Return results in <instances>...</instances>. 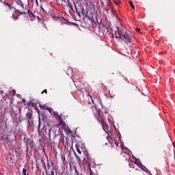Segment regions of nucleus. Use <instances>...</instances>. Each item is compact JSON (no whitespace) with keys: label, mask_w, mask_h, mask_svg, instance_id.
<instances>
[{"label":"nucleus","mask_w":175,"mask_h":175,"mask_svg":"<svg viewBox=\"0 0 175 175\" xmlns=\"http://www.w3.org/2000/svg\"><path fill=\"white\" fill-rule=\"evenodd\" d=\"M95 110H96L95 116H96L98 121H100V122H101L103 129L105 131V132H107V129L109 128V124H107L106 122H105V119H103V117H102V115L100 114V113H99V111L98 110H96V109H95Z\"/></svg>","instance_id":"f257e3e1"},{"label":"nucleus","mask_w":175,"mask_h":175,"mask_svg":"<svg viewBox=\"0 0 175 175\" xmlns=\"http://www.w3.org/2000/svg\"><path fill=\"white\" fill-rule=\"evenodd\" d=\"M82 162L84 166L86 165L90 172H91V163L92 162V159H91V156H90L88 152L85 154V157L83 158Z\"/></svg>","instance_id":"f03ea898"},{"label":"nucleus","mask_w":175,"mask_h":175,"mask_svg":"<svg viewBox=\"0 0 175 175\" xmlns=\"http://www.w3.org/2000/svg\"><path fill=\"white\" fill-rule=\"evenodd\" d=\"M23 14L29 18L30 21H35L36 19V16H35V14H33V13H32L28 8H23Z\"/></svg>","instance_id":"7ed1b4c3"},{"label":"nucleus","mask_w":175,"mask_h":175,"mask_svg":"<svg viewBox=\"0 0 175 175\" xmlns=\"http://www.w3.org/2000/svg\"><path fill=\"white\" fill-rule=\"evenodd\" d=\"M126 35H131V34L128 33L126 29L122 28L118 30V35L116 34V39H120L121 38L126 36Z\"/></svg>","instance_id":"20e7f679"},{"label":"nucleus","mask_w":175,"mask_h":175,"mask_svg":"<svg viewBox=\"0 0 175 175\" xmlns=\"http://www.w3.org/2000/svg\"><path fill=\"white\" fill-rule=\"evenodd\" d=\"M131 40H132V36L131 35H126L118 39V42H120V43H122L123 42H124L126 44H128V43H131Z\"/></svg>","instance_id":"39448f33"},{"label":"nucleus","mask_w":175,"mask_h":175,"mask_svg":"<svg viewBox=\"0 0 175 175\" xmlns=\"http://www.w3.org/2000/svg\"><path fill=\"white\" fill-rule=\"evenodd\" d=\"M57 3L59 5H62L63 6L70 8L72 10H73V8H72V3L69 0H57Z\"/></svg>","instance_id":"423d86ee"},{"label":"nucleus","mask_w":175,"mask_h":175,"mask_svg":"<svg viewBox=\"0 0 175 175\" xmlns=\"http://www.w3.org/2000/svg\"><path fill=\"white\" fill-rule=\"evenodd\" d=\"M42 166L45 170V173L46 175H49V173L47 172V167H46V163H43ZM49 175H57V169L55 167L53 166L51 169V173Z\"/></svg>","instance_id":"0eeeda50"},{"label":"nucleus","mask_w":175,"mask_h":175,"mask_svg":"<svg viewBox=\"0 0 175 175\" xmlns=\"http://www.w3.org/2000/svg\"><path fill=\"white\" fill-rule=\"evenodd\" d=\"M23 142L25 143L27 147H33L32 144V140L27 137V135L24 136Z\"/></svg>","instance_id":"6e6552de"},{"label":"nucleus","mask_w":175,"mask_h":175,"mask_svg":"<svg viewBox=\"0 0 175 175\" xmlns=\"http://www.w3.org/2000/svg\"><path fill=\"white\" fill-rule=\"evenodd\" d=\"M58 121H59V124L62 126V128H66V123L64 122V119H62V117L58 116Z\"/></svg>","instance_id":"1a4fd4ad"},{"label":"nucleus","mask_w":175,"mask_h":175,"mask_svg":"<svg viewBox=\"0 0 175 175\" xmlns=\"http://www.w3.org/2000/svg\"><path fill=\"white\" fill-rule=\"evenodd\" d=\"M26 117L28 120V121H27L28 126H29V125H31V120L32 118V114L31 113L28 112L26 114Z\"/></svg>","instance_id":"9d476101"},{"label":"nucleus","mask_w":175,"mask_h":175,"mask_svg":"<svg viewBox=\"0 0 175 175\" xmlns=\"http://www.w3.org/2000/svg\"><path fill=\"white\" fill-rule=\"evenodd\" d=\"M14 14H16V16H21V14H23V12L18 10H16L14 12Z\"/></svg>","instance_id":"9b49d317"},{"label":"nucleus","mask_w":175,"mask_h":175,"mask_svg":"<svg viewBox=\"0 0 175 175\" xmlns=\"http://www.w3.org/2000/svg\"><path fill=\"white\" fill-rule=\"evenodd\" d=\"M90 10H95V5L92 3H89Z\"/></svg>","instance_id":"f8f14e48"},{"label":"nucleus","mask_w":175,"mask_h":175,"mask_svg":"<svg viewBox=\"0 0 175 175\" xmlns=\"http://www.w3.org/2000/svg\"><path fill=\"white\" fill-rule=\"evenodd\" d=\"M23 175H29V172H28V170L23 168Z\"/></svg>","instance_id":"ddd939ff"},{"label":"nucleus","mask_w":175,"mask_h":175,"mask_svg":"<svg viewBox=\"0 0 175 175\" xmlns=\"http://www.w3.org/2000/svg\"><path fill=\"white\" fill-rule=\"evenodd\" d=\"M16 2L21 8H23V1L21 0H16Z\"/></svg>","instance_id":"4468645a"},{"label":"nucleus","mask_w":175,"mask_h":175,"mask_svg":"<svg viewBox=\"0 0 175 175\" xmlns=\"http://www.w3.org/2000/svg\"><path fill=\"white\" fill-rule=\"evenodd\" d=\"M40 109H44V110H48L49 107H48L46 105L42 106V105H40Z\"/></svg>","instance_id":"2eb2a0df"},{"label":"nucleus","mask_w":175,"mask_h":175,"mask_svg":"<svg viewBox=\"0 0 175 175\" xmlns=\"http://www.w3.org/2000/svg\"><path fill=\"white\" fill-rule=\"evenodd\" d=\"M129 3L130 6H131L132 9H133V10H135V5H133V1H129Z\"/></svg>","instance_id":"dca6fc26"},{"label":"nucleus","mask_w":175,"mask_h":175,"mask_svg":"<svg viewBox=\"0 0 175 175\" xmlns=\"http://www.w3.org/2000/svg\"><path fill=\"white\" fill-rule=\"evenodd\" d=\"M75 158L78 161V162H81V159L77 154H75Z\"/></svg>","instance_id":"f3484780"},{"label":"nucleus","mask_w":175,"mask_h":175,"mask_svg":"<svg viewBox=\"0 0 175 175\" xmlns=\"http://www.w3.org/2000/svg\"><path fill=\"white\" fill-rule=\"evenodd\" d=\"M135 165H137V166H142V163L139 161H134Z\"/></svg>","instance_id":"a211bd4d"},{"label":"nucleus","mask_w":175,"mask_h":175,"mask_svg":"<svg viewBox=\"0 0 175 175\" xmlns=\"http://www.w3.org/2000/svg\"><path fill=\"white\" fill-rule=\"evenodd\" d=\"M52 129H53L51 127H49V137H51V130Z\"/></svg>","instance_id":"6ab92c4d"},{"label":"nucleus","mask_w":175,"mask_h":175,"mask_svg":"<svg viewBox=\"0 0 175 175\" xmlns=\"http://www.w3.org/2000/svg\"><path fill=\"white\" fill-rule=\"evenodd\" d=\"M75 9L76 10V14L80 17V12L77 10L76 5L75 6Z\"/></svg>","instance_id":"aec40b11"},{"label":"nucleus","mask_w":175,"mask_h":175,"mask_svg":"<svg viewBox=\"0 0 175 175\" xmlns=\"http://www.w3.org/2000/svg\"><path fill=\"white\" fill-rule=\"evenodd\" d=\"M75 9L76 10V14L80 17V12L77 10L76 5L75 6Z\"/></svg>","instance_id":"412c9836"},{"label":"nucleus","mask_w":175,"mask_h":175,"mask_svg":"<svg viewBox=\"0 0 175 175\" xmlns=\"http://www.w3.org/2000/svg\"><path fill=\"white\" fill-rule=\"evenodd\" d=\"M31 1H32V2H33V1H36V5H39V1H40V2H42V0H31Z\"/></svg>","instance_id":"4be33fe9"},{"label":"nucleus","mask_w":175,"mask_h":175,"mask_svg":"<svg viewBox=\"0 0 175 175\" xmlns=\"http://www.w3.org/2000/svg\"><path fill=\"white\" fill-rule=\"evenodd\" d=\"M74 169L75 170V175H79V172L77 171V169L76 168V167H74Z\"/></svg>","instance_id":"5701e85b"},{"label":"nucleus","mask_w":175,"mask_h":175,"mask_svg":"<svg viewBox=\"0 0 175 175\" xmlns=\"http://www.w3.org/2000/svg\"><path fill=\"white\" fill-rule=\"evenodd\" d=\"M61 158H62V161L63 162H65V161H66V159H65V156L62 155V156H61Z\"/></svg>","instance_id":"b1692460"},{"label":"nucleus","mask_w":175,"mask_h":175,"mask_svg":"<svg viewBox=\"0 0 175 175\" xmlns=\"http://www.w3.org/2000/svg\"><path fill=\"white\" fill-rule=\"evenodd\" d=\"M54 116H57V120H58V116H61V115L58 114V112H54Z\"/></svg>","instance_id":"393cba45"},{"label":"nucleus","mask_w":175,"mask_h":175,"mask_svg":"<svg viewBox=\"0 0 175 175\" xmlns=\"http://www.w3.org/2000/svg\"><path fill=\"white\" fill-rule=\"evenodd\" d=\"M120 2H121L120 0H118V1H114L115 5H120Z\"/></svg>","instance_id":"a878e982"},{"label":"nucleus","mask_w":175,"mask_h":175,"mask_svg":"<svg viewBox=\"0 0 175 175\" xmlns=\"http://www.w3.org/2000/svg\"><path fill=\"white\" fill-rule=\"evenodd\" d=\"M77 151L78 154H81V150H80V149H79L78 148H77Z\"/></svg>","instance_id":"bb28decb"},{"label":"nucleus","mask_w":175,"mask_h":175,"mask_svg":"<svg viewBox=\"0 0 175 175\" xmlns=\"http://www.w3.org/2000/svg\"><path fill=\"white\" fill-rule=\"evenodd\" d=\"M12 92L13 95H16V90H12Z\"/></svg>","instance_id":"cd10ccee"},{"label":"nucleus","mask_w":175,"mask_h":175,"mask_svg":"<svg viewBox=\"0 0 175 175\" xmlns=\"http://www.w3.org/2000/svg\"><path fill=\"white\" fill-rule=\"evenodd\" d=\"M83 2V0H77V3H81Z\"/></svg>","instance_id":"c85d7f7f"},{"label":"nucleus","mask_w":175,"mask_h":175,"mask_svg":"<svg viewBox=\"0 0 175 175\" xmlns=\"http://www.w3.org/2000/svg\"><path fill=\"white\" fill-rule=\"evenodd\" d=\"M46 110H48V111H49V113H51V111H52V109L50 107Z\"/></svg>","instance_id":"c756f323"},{"label":"nucleus","mask_w":175,"mask_h":175,"mask_svg":"<svg viewBox=\"0 0 175 175\" xmlns=\"http://www.w3.org/2000/svg\"><path fill=\"white\" fill-rule=\"evenodd\" d=\"M89 20H90V21H92V23H94V18H93V17L89 18Z\"/></svg>","instance_id":"7c9ffc66"},{"label":"nucleus","mask_w":175,"mask_h":175,"mask_svg":"<svg viewBox=\"0 0 175 175\" xmlns=\"http://www.w3.org/2000/svg\"><path fill=\"white\" fill-rule=\"evenodd\" d=\"M47 166H48V170H50V167H51V166L50 165V163H48Z\"/></svg>","instance_id":"2f4dec72"},{"label":"nucleus","mask_w":175,"mask_h":175,"mask_svg":"<svg viewBox=\"0 0 175 175\" xmlns=\"http://www.w3.org/2000/svg\"><path fill=\"white\" fill-rule=\"evenodd\" d=\"M44 92H45V94H47V90H44V91L42 92V94H43Z\"/></svg>","instance_id":"473e14b6"},{"label":"nucleus","mask_w":175,"mask_h":175,"mask_svg":"<svg viewBox=\"0 0 175 175\" xmlns=\"http://www.w3.org/2000/svg\"><path fill=\"white\" fill-rule=\"evenodd\" d=\"M38 21H40V18L39 16H36Z\"/></svg>","instance_id":"72a5a7b5"},{"label":"nucleus","mask_w":175,"mask_h":175,"mask_svg":"<svg viewBox=\"0 0 175 175\" xmlns=\"http://www.w3.org/2000/svg\"><path fill=\"white\" fill-rule=\"evenodd\" d=\"M136 31H137V32H140V29H139V28H137V29H136Z\"/></svg>","instance_id":"f704fd0d"},{"label":"nucleus","mask_w":175,"mask_h":175,"mask_svg":"<svg viewBox=\"0 0 175 175\" xmlns=\"http://www.w3.org/2000/svg\"><path fill=\"white\" fill-rule=\"evenodd\" d=\"M82 14H84V9L82 8Z\"/></svg>","instance_id":"c9c22d12"},{"label":"nucleus","mask_w":175,"mask_h":175,"mask_svg":"<svg viewBox=\"0 0 175 175\" xmlns=\"http://www.w3.org/2000/svg\"><path fill=\"white\" fill-rule=\"evenodd\" d=\"M14 18H16L17 20V18H18V17H14V16H13Z\"/></svg>","instance_id":"e433bc0d"},{"label":"nucleus","mask_w":175,"mask_h":175,"mask_svg":"<svg viewBox=\"0 0 175 175\" xmlns=\"http://www.w3.org/2000/svg\"><path fill=\"white\" fill-rule=\"evenodd\" d=\"M23 103H25V99H23Z\"/></svg>","instance_id":"4c0bfd02"},{"label":"nucleus","mask_w":175,"mask_h":175,"mask_svg":"<svg viewBox=\"0 0 175 175\" xmlns=\"http://www.w3.org/2000/svg\"><path fill=\"white\" fill-rule=\"evenodd\" d=\"M0 2H5V0H0Z\"/></svg>","instance_id":"58836bf2"},{"label":"nucleus","mask_w":175,"mask_h":175,"mask_svg":"<svg viewBox=\"0 0 175 175\" xmlns=\"http://www.w3.org/2000/svg\"><path fill=\"white\" fill-rule=\"evenodd\" d=\"M19 111L20 113H21V108H19Z\"/></svg>","instance_id":"ea45409f"},{"label":"nucleus","mask_w":175,"mask_h":175,"mask_svg":"<svg viewBox=\"0 0 175 175\" xmlns=\"http://www.w3.org/2000/svg\"><path fill=\"white\" fill-rule=\"evenodd\" d=\"M29 105H31V104L33 105V103H29Z\"/></svg>","instance_id":"a19ab883"},{"label":"nucleus","mask_w":175,"mask_h":175,"mask_svg":"<svg viewBox=\"0 0 175 175\" xmlns=\"http://www.w3.org/2000/svg\"><path fill=\"white\" fill-rule=\"evenodd\" d=\"M8 5V6H10L9 4H7Z\"/></svg>","instance_id":"79ce46f5"},{"label":"nucleus","mask_w":175,"mask_h":175,"mask_svg":"<svg viewBox=\"0 0 175 175\" xmlns=\"http://www.w3.org/2000/svg\"><path fill=\"white\" fill-rule=\"evenodd\" d=\"M80 175H83V174H81Z\"/></svg>","instance_id":"37998d69"}]
</instances>
